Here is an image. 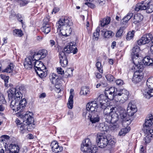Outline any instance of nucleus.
<instances>
[{
	"label": "nucleus",
	"mask_w": 153,
	"mask_h": 153,
	"mask_svg": "<svg viewBox=\"0 0 153 153\" xmlns=\"http://www.w3.org/2000/svg\"><path fill=\"white\" fill-rule=\"evenodd\" d=\"M126 114V111L121 107L112 108V112L110 115L111 116L113 122H116L120 117L122 120V121L123 125L128 126L131 123L130 117L133 116L137 111V108L134 102H130L128 105Z\"/></svg>",
	"instance_id": "1"
},
{
	"label": "nucleus",
	"mask_w": 153,
	"mask_h": 153,
	"mask_svg": "<svg viewBox=\"0 0 153 153\" xmlns=\"http://www.w3.org/2000/svg\"><path fill=\"white\" fill-rule=\"evenodd\" d=\"M75 44H74L72 43H69L64 48V49L60 50V47L57 45L56 49L58 50L59 52V62L61 66L63 67H65L67 66L68 61L65 55V52L67 53H73L74 54L76 53L78 51L77 48L76 47Z\"/></svg>",
	"instance_id": "2"
},
{
	"label": "nucleus",
	"mask_w": 153,
	"mask_h": 153,
	"mask_svg": "<svg viewBox=\"0 0 153 153\" xmlns=\"http://www.w3.org/2000/svg\"><path fill=\"white\" fill-rule=\"evenodd\" d=\"M72 25V22L67 17L60 19L56 25L57 27V31L59 32L63 36H67L70 35L72 32L70 27Z\"/></svg>",
	"instance_id": "3"
},
{
	"label": "nucleus",
	"mask_w": 153,
	"mask_h": 153,
	"mask_svg": "<svg viewBox=\"0 0 153 153\" xmlns=\"http://www.w3.org/2000/svg\"><path fill=\"white\" fill-rule=\"evenodd\" d=\"M81 149L85 153H95L97 150L96 147H92L91 142L88 138L86 139L83 141Z\"/></svg>",
	"instance_id": "4"
},
{
	"label": "nucleus",
	"mask_w": 153,
	"mask_h": 153,
	"mask_svg": "<svg viewBox=\"0 0 153 153\" xmlns=\"http://www.w3.org/2000/svg\"><path fill=\"white\" fill-rule=\"evenodd\" d=\"M33 114L31 112H27L25 114L22 116L23 117V123L20 124V130L21 131L23 130H26L27 127V126L30 124L32 123L34 120V119L33 117Z\"/></svg>",
	"instance_id": "5"
},
{
	"label": "nucleus",
	"mask_w": 153,
	"mask_h": 153,
	"mask_svg": "<svg viewBox=\"0 0 153 153\" xmlns=\"http://www.w3.org/2000/svg\"><path fill=\"white\" fill-rule=\"evenodd\" d=\"M138 63L137 64H134L135 67L134 68L137 70V68L141 70V71L143 69L144 66H153V59H151L150 57L148 56L144 57L143 59L142 58L140 59L139 60Z\"/></svg>",
	"instance_id": "6"
},
{
	"label": "nucleus",
	"mask_w": 153,
	"mask_h": 153,
	"mask_svg": "<svg viewBox=\"0 0 153 153\" xmlns=\"http://www.w3.org/2000/svg\"><path fill=\"white\" fill-rule=\"evenodd\" d=\"M108 135H107L105 132L98 133L96 139L97 146L101 148L107 146L108 144Z\"/></svg>",
	"instance_id": "7"
},
{
	"label": "nucleus",
	"mask_w": 153,
	"mask_h": 153,
	"mask_svg": "<svg viewBox=\"0 0 153 153\" xmlns=\"http://www.w3.org/2000/svg\"><path fill=\"white\" fill-rule=\"evenodd\" d=\"M101 100H97L92 101L88 103L86 106V108L83 110V112L86 111L87 113H91L92 112H97V108L100 106V101H102Z\"/></svg>",
	"instance_id": "8"
},
{
	"label": "nucleus",
	"mask_w": 153,
	"mask_h": 153,
	"mask_svg": "<svg viewBox=\"0 0 153 153\" xmlns=\"http://www.w3.org/2000/svg\"><path fill=\"white\" fill-rule=\"evenodd\" d=\"M85 110L84 112H83V116L86 119H89L92 123H95L99 121L100 119V114L99 112H94L91 113H87Z\"/></svg>",
	"instance_id": "9"
},
{
	"label": "nucleus",
	"mask_w": 153,
	"mask_h": 153,
	"mask_svg": "<svg viewBox=\"0 0 153 153\" xmlns=\"http://www.w3.org/2000/svg\"><path fill=\"white\" fill-rule=\"evenodd\" d=\"M33 65L35 70L39 76H46L47 75V72L42 71L45 67L42 62L38 60L34 62Z\"/></svg>",
	"instance_id": "10"
},
{
	"label": "nucleus",
	"mask_w": 153,
	"mask_h": 153,
	"mask_svg": "<svg viewBox=\"0 0 153 153\" xmlns=\"http://www.w3.org/2000/svg\"><path fill=\"white\" fill-rule=\"evenodd\" d=\"M140 51V47L137 45V44L134 46L132 49L131 55L133 62L134 64L137 65L139 62V60L142 58V57L139 56V54Z\"/></svg>",
	"instance_id": "11"
},
{
	"label": "nucleus",
	"mask_w": 153,
	"mask_h": 153,
	"mask_svg": "<svg viewBox=\"0 0 153 153\" xmlns=\"http://www.w3.org/2000/svg\"><path fill=\"white\" fill-rule=\"evenodd\" d=\"M152 38L153 36L150 33L144 35L140 39L137 41V44L141 45L148 43L151 40L152 41Z\"/></svg>",
	"instance_id": "12"
},
{
	"label": "nucleus",
	"mask_w": 153,
	"mask_h": 153,
	"mask_svg": "<svg viewBox=\"0 0 153 153\" xmlns=\"http://www.w3.org/2000/svg\"><path fill=\"white\" fill-rule=\"evenodd\" d=\"M18 104L16 103L15 104L17 106L16 107H15L14 105H10V107L13 110L15 111L19 110L20 109L21 111L27 104L26 100L25 98H24L21 101H18Z\"/></svg>",
	"instance_id": "13"
},
{
	"label": "nucleus",
	"mask_w": 153,
	"mask_h": 153,
	"mask_svg": "<svg viewBox=\"0 0 153 153\" xmlns=\"http://www.w3.org/2000/svg\"><path fill=\"white\" fill-rule=\"evenodd\" d=\"M105 96L102 94L100 95L98 98V100H101V101L103 100H105L107 98L109 100H112L114 99L113 95L111 94L110 90L109 89V87L106 88L105 90Z\"/></svg>",
	"instance_id": "14"
},
{
	"label": "nucleus",
	"mask_w": 153,
	"mask_h": 153,
	"mask_svg": "<svg viewBox=\"0 0 153 153\" xmlns=\"http://www.w3.org/2000/svg\"><path fill=\"white\" fill-rule=\"evenodd\" d=\"M128 95L129 93L127 90L125 89H122L120 93H117V95L119 96V98H120L118 100L122 103L125 102L128 99Z\"/></svg>",
	"instance_id": "15"
},
{
	"label": "nucleus",
	"mask_w": 153,
	"mask_h": 153,
	"mask_svg": "<svg viewBox=\"0 0 153 153\" xmlns=\"http://www.w3.org/2000/svg\"><path fill=\"white\" fill-rule=\"evenodd\" d=\"M22 97V94L20 91H17L14 94L13 97V100L11 102L10 105H14L15 107H16L17 106L15 105L16 103H18V101L20 100Z\"/></svg>",
	"instance_id": "16"
},
{
	"label": "nucleus",
	"mask_w": 153,
	"mask_h": 153,
	"mask_svg": "<svg viewBox=\"0 0 153 153\" xmlns=\"http://www.w3.org/2000/svg\"><path fill=\"white\" fill-rule=\"evenodd\" d=\"M106 101L105 100H102V101H100V107L102 109H104L103 113L105 115H110L112 112V108H110L109 107H106V106L105 102Z\"/></svg>",
	"instance_id": "17"
},
{
	"label": "nucleus",
	"mask_w": 153,
	"mask_h": 153,
	"mask_svg": "<svg viewBox=\"0 0 153 153\" xmlns=\"http://www.w3.org/2000/svg\"><path fill=\"white\" fill-rule=\"evenodd\" d=\"M147 134L145 135V137L143 139V141L146 144L149 143L152 139V136L153 135V128L146 129Z\"/></svg>",
	"instance_id": "18"
},
{
	"label": "nucleus",
	"mask_w": 153,
	"mask_h": 153,
	"mask_svg": "<svg viewBox=\"0 0 153 153\" xmlns=\"http://www.w3.org/2000/svg\"><path fill=\"white\" fill-rule=\"evenodd\" d=\"M148 2V1L146 0L142 1L140 3H138L136 5V8L135 9V10L136 11H138L140 10H146L147 5L149 4Z\"/></svg>",
	"instance_id": "19"
},
{
	"label": "nucleus",
	"mask_w": 153,
	"mask_h": 153,
	"mask_svg": "<svg viewBox=\"0 0 153 153\" xmlns=\"http://www.w3.org/2000/svg\"><path fill=\"white\" fill-rule=\"evenodd\" d=\"M143 93L144 97L147 99H149L153 97V89L148 87L143 90Z\"/></svg>",
	"instance_id": "20"
},
{
	"label": "nucleus",
	"mask_w": 153,
	"mask_h": 153,
	"mask_svg": "<svg viewBox=\"0 0 153 153\" xmlns=\"http://www.w3.org/2000/svg\"><path fill=\"white\" fill-rule=\"evenodd\" d=\"M33 58L30 56H28L25 59L24 64L25 68L27 69H30L33 66Z\"/></svg>",
	"instance_id": "21"
},
{
	"label": "nucleus",
	"mask_w": 153,
	"mask_h": 153,
	"mask_svg": "<svg viewBox=\"0 0 153 153\" xmlns=\"http://www.w3.org/2000/svg\"><path fill=\"white\" fill-rule=\"evenodd\" d=\"M46 19L44 20L43 26L41 28L42 30L45 34H48L51 31V28L50 25L48 22H45Z\"/></svg>",
	"instance_id": "22"
},
{
	"label": "nucleus",
	"mask_w": 153,
	"mask_h": 153,
	"mask_svg": "<svg viewBox=\"0 0 153 153\" xmlns=\"http://www.w3.org/2000/svg\"><path fill=\"white\" fill-rule=\"evenodd\" d=\"M8 147L7 146V149L10 151V153H18L19 151V147L17 145L10 144Z\"/></svg>",
	"instance_id": "23"
},
{
	"label": "nucleus",
	"mask_w": 153,
	"mask_h": 153,
	"mask_svg": "<svg viewBox=\"0 0 153 153\" xmlns=\"http://www.w3.org/2000/svg\"><path fill=\"white\" fill-rule=\"evenodd\" d=\"M145 125L146 127H150L153 125V117L152 114H150L146 117L145 120Z\"/></svg>",
	"instance_id": "24"
},
{
	"label": "nucleus",
	"mask_w": 153,
	"mask_h": 153,
	"mask_svg": "<svg viewBox=\"0 0 153 153\" xmlns=\"http://www.w3.org/2000/svg\"><path fill=\"white\" fill-rule=\"evenodd\" d=\"M102 35L105 38H109L111 37L114 34L113 32L110 30H107L105 29H103L101 30Z\"/></svg>",
	"instance_id": "25"
},
{
	"label": "nucleus",
	"mask_w": 153,
	"mask_h": 153,
	"mask_svg": "<svg viewBox=\"0 0 153 153\" xmlns=\"http://www.w3.org/2000/svg\"><path fill=\"white\" fill-rule=\"evenodd\" d=\"M73 89H71L70 91V93L71 94L68 99V107L69 108L71 109L73 108Z\"/></svg>",
	"instance_id": "26"
},
{
	"label": "nucleus",
	"mask_w": 153,
	"mask_h": 153,
	"mask_svg": "<svg viewBox=\"0 0 153 153\" xmlns=\"http://www.w3.org/2000/svg\"><path fill=\"white\" fill-rule=\"evenodd\" d=\"M96 66L100 73H95V76H102V75L101 74L102 73L103 69L101 63L100 62H97L96 64Z\"/></svg>",
	"instance_id": "27"
},
{
	"label": "nucleus",
	"mask_w": 153,
	"mask_h": 153,
	"mask_svg": "<svg viewBox=\"0 0 153 153\" xmlns=\"http://www.w3.org/2000/svg\"><path fill=\"white\" fill-rule=\"evenodd\" d=\"M133 13H128L127 16L124 17L123 19L121 21V23L123 25H126L127 23L128 20L133 16Z\"/></svg>",
	"instance_id": "28"
},
{
	"label": "nucleus",
	"mask_w": 153,
	"mask_h": 153,
	"mask_svg": "<svg viewBox=\"0 0 153 153\" xmlns=\"http://www.w3.org/2000/svg\"><path fill=\"white\" fill-rule=\"evenodd\" d=\"M111 21V19L110 17H107L101 20L100 21V25L101 27H104L109 24Z\"/></svg>",
	"instance_id": "29"
},
{
	"label": "nucleus",
	"mask_w": 153,
	"mask_h": 153,
	"mask_svg": "<svg viewBox=\"0 0 153 153\" xmlns=\"http://www.w3.org/2000/svg\"><path fill=\"white\" fill-rule=\"evenodd\" d=\"M143 18V16L140 13H137L134 15V19L135 21L134 22V23L136 24L141 21Z\"/></svg>",
	"instance_id": "30"
},
{
	"label": "nucleus",
	"mask_w": 153,
	"mask_h": 153,
	"mask_svg": "<svg viewBox=\"0 0 153 153\" xmlns=\"http://www.w3.org/2000/svg\"><path fill=\"white\" fill-rule=\"evenodd\" d=\"M99 128L100 131H104V133L105 131L107 132V131L109 129L108 127L103 123H100L99 126Z\"/></svg>",
	"instance_id": "31"
},
{
	"label": "nucleus",
	"mask_w": 153,
	"mask_h": 153,
	"mask_svg": "<svg viewBox=\"0 0 153 153\" xmlns=\"http://www.w3.org/2000/svg\"><path fill=\"white\" fill-rule=\"evenodd\" d=\"M127 27V25H125L123 26L120 27L118 30L116 34V36L117 37H120L122 34L123 30H124Z\"/></svg>",
	"instance_id": "32"
},
{
	"label": "nucleus",
	"mask_w": 153,
	"mask_h": 153,
	"mask_svg": "<svg viewBox=\"0 0 153 153\" xmlns=\"http://www.w3.org/2000/svg\"><path fill=\"white\" fill-rule=\"evenodd\" d=\"M60 79L59 77H52L50 79L52 83L56 85L60 84Z\"/></svg>",
	"instance_id": "33"
},
{
	"label": "nucleus",
	"mask_w": 153,
	"mask_h": 153,
	"mask_svg": "<svg viewBox=\"0 0 153 153\" xmlns=\"http://www.w3.org/2000/svg\"><path fill=\"white\" fill-rule=\"evenodd\" d=\"M59 146L57 142L55 141L52 142L50 145L53 152H56L57 151V149L56 148L58 147Z\"/></svg>",
	"instance_id": "34"
},
{
	"label": "nucleus",
	"mask_w": 153,
	"mask_h": 153,
	"mask_svg": "<svg viewBox=\"0 0 153 153\" xmlns=\"http://www.w3.org/2000/svg\"><path fill=\"white\" fill-rule=\"evenodd\" d=\"M13 68L14 67L13 64L11 63L2 72L11 73L12 72Z\"/></svg>",
	"instance_id": "35"
},
{
	"label": "nucleus",
	"mask_w": 153,
	"mask_h": 153,
	"mask_svg": "<svg viewBox=\"0 0 153 153\" xmlns=\"http://www.w3.org/2000/svg\"><path fill=\"white\" fill-rule=\"evenodd\" d=\"M130 130V128L129 127L127 128H122L119 132V135L120 136H124Z\"/></svg>",
	"instance_id": "36"
},
{
	"label": "nucleus",
	"mask_w": 153,
	"mask_h": 153,
	"mask_svg": "<svg viewBox=\"0 0 153 153\" xmlns=\"http://www.w3.org/2000/svg\"><path fill=\"white\" fill-rule=\"evenodd\" d=\"M89 91V89L87 87H82L81 88V91L80 92V94L82 95H86Z\"/></svg>",
	"instance_id": "37"
},
{
	"label": "nucleus",
	"mask_w": 153,
	"mask_h": 153,
	"mask_svg": "<svg viewBox=\"0 0 153 153\" xmlns=\"http://www.w3.org/2000/svg\"><path fill=\"white\" fill-rule=\"evenodd\" d=\"M149 4L147 6L146 11L147 13H150L153 11V4H151L150 1L148 2Z\"/></svg>",
	"instance_id": "38"
},
{
	"label": "nucleus",
	"mask_w": 153,
	"mask_h": 153,
	"mask_svg": "<svg viewBox=\"0 0 153 153\" xmlns=\"http://www.w3.org/2000/svg\"><path fill=\"white\" fill-rule=\"evenodd\" d=\"M146 85L148 87L153 89V77H149L147 81Z\"/></svg>",
	"instance_id": "39"
},
{
	"label": "nucleus",
	"mask_w": 153,
	"mask_h": 153,
	"mask_svg": "<svg viewBox=\"0 0 153 153\" xmlns=\"http://www.w3.org/2000/svg\"><path fill=\"white\" fill-rule=\"evenodd\" d=\"M100 29V27H98L96 29V32H94L93 33V36L95 37V40H97L99 37Z\"/></svg>",
	"instance_id": "40"
},
{
	"label": "nucleus",
	"mask_w": 153,
	"mask_h": 153,
	"mask_svg": "<svg viewBox=\"0 0 153 153\" xmlns=\"http://www.w3.org/2000/svg\"><path fill=\"white\" fill-rule=\"evenodd\" d=\"M13 35L16 36L21 37L23 35L22 30L18 29H15L13 31Z\"/></svg>",
	"instance_id": "41"
},
{
	"label": "nucleus",
	"mask_w": 153,
	"mask_h": 153,
	"mask_svg": "<svg viewBox=\"0 0 153 153\" xmlns=\"http://www.w3.org/2000/svg\"><path fill=\"white\" fill-rule=\"evenodd\" d=\"M108 136L109 135H108ZM114 141L111 138H109V136H108V144L107 146V147H108L109 149H111L113 147V146L114 144Z\"/></svg>",
	"instance_id": "42"
},
{
	"label": "nucleus",
	"mask_w": 153,
	"mask_h": 153,
	"mask_svg": "<svg viewBox=\"0 0 153 153\" xmlns=\"http://www.w3.org/2000/svg\"><path fill=\"white\" fill-rule=\"evenodd\" d=\"M31 56L33 58V60L34 61H39V59H41V56H40V54L38 52L36 53H35L33 56Z\"/></svg>",
	"instance_id": "43"
},
{
	"label": "nucleus",
	"mask_w": 153,
	"mask_h": 153,
	"mask_svg": "<svg viewBox=\"0 0 153 153\" xmlns=\"http://www.w3.org/2000/svg\"><path fill=\"white\" fill-rule=\"evenodd\" d=\"M109 89L111 94L113 95L114 98L115 96L117 95V89L116 88H115L114 87H111V88H109Z\"/></svg>",
	"instance_id": "44"
},
{
	"label": "nucleus",
	"mask_w": 153,
	"mask_h": 153,
	"mask_svg": "<svg viewBox=\"0 0 153 153\" xmlns=\"http://www.w3.org/2000/svg\"><path fill=\"white\" fill-rule=\"evenodd\" d=\"M38 52L40 56H41V59H42L44 58L46 56L47 53V51L45 49L39 51Z\"/></svg>",
	"instance_id": "45"
},
{
	"label": "nucleus",
	"mask_w": 153,
	"mask_h": 153,
	"mask_svg": "<svg viewBox=\"0 0 153 153\" xmlns=\"http://www.w3.org/2000/svg\"><path fill=\"white\" fill-rule=\"evenodd\" d=\"M143 77H133L132 79V82L134 83H137L140 82L142 79Z\"/></svg>",
	"instance_id": "46"
},
{
	"label": "nucleus",
	"mask_w": 153,
	"mask_h": 153,
	"mask_svg": "<svg viewBox=\"0 0 153 153\" xmlns=\"http://www.w3.org/2000/svg\"><path fill=\"white\" fill-rule=\"evenodd\" d=\"M134 31H132V32H129L127 34V39L130 40L133 38L134 35Z\"/></svg>",
	"instance_id": "47"
},
{
	"label": "nucleus",
	"mask_w": 153,
	"mask_h": 153,
	"mask_svg": "<svg viewBox=\"0 0 153 153\" xmlns=\"http://www.w3.org/2000/svg\"><path fill=\"white\" fill-rule=\"evenodd\" d=\"M105 121L108 123H110L111 122H113L112 119L110 115H105Z\"/></svg>",
	"instance_id": "48"
},
{
	"label": "nucleus",
	"mask_w": 153,
	"mask_h": 153,
	"mask_svg": "<svg viewBox=\"0 0 153 153\" xmlns=\"http://www.w3.org/2000/svg\"><path fill=\"white\" fill-rule=\"evenodd\" d=\"M2 79L4 80V85L6 87L8 86L7 83L9 82V77H1Z\"/></svg>",
	"instance_id": "49"
},
{
	"label": "nucleus",
	"mask_w": 153,
	"mask_h": 153,
	"mask_svg": "<svg viewBox=\"0 0 153 153\" xmlns=\"http://www.w3.org/2000/svg\"><path fill=\"white\" fill-rule=\"evenodd\" d=\"M119 127V125L118 124H114L111 125L110 129L111 130H117Z\"/></svg>",
	"instance_id": "50"
},
{
	"label": "nucleus",
	"mask_w": 153,
	"mask_h": 153,
	"mask_svg": "<svg viewBox=\"0 0 153 153\" xmlns=\"http://www.w3.org/2000/svg\"><path fill=\"white\" fill-rule=\"evenodd\" d=\"M61 86L60 84L55 85V90L57 93H59L61 91V89L60 88Z\"/></svg>",
	"instance_id": "51"
},
{
	"label": "nucleus",
	"mask_w": 153,
	"mask_h": 153,
	"mask_svg": "<svg viewBox=\"0 0 153 153\" xmlns=\"http://www.w3.org/2000/svg\"><path fill=\"white\" fill-rule=\"evenodd\" d=\"M3 140H2L1 141H0V149H1V148H3V147H4V148H5V149L7 150V147H6V143H4V142H3Z\"/></svg>",
	"instance_id": "52"
},
{
	"label": "nucleus",
	"mask_w": 153,
	"mask_h": 153,
	"mask_svg": "<svg viewBox=\"0 0 153 153\" xmlns=\"http://www.w3.org/2000/svg\"><path fill=\"white\" fill-rule=\"evenodd\" d=\"M107 85L108 84L106 83L102 82H101V84L99 83L97 84L96 85V87L98 88L100 86H101L102 87H106Z\"/></svg>",
	"instance_id": "53"
},
{
	"label": "nucleus",
	"mask_w": 153,
	"mask_h": 153,
	"mask_svg": "<svg viewBox=\"0 0 153 153\" xmlns=\"http://www.w3.org/2000/svg\"><path fill=\"white\" fill-rule=\"evenodd\" d=\"M0 102L3 104H4L6 102V101L5 100L4 97L2 94L0 92Z\"/></svg>",
	"instance_id": "54"
},
{
	"label": "nucleus",
	"mask_w": 153,
	"mask_h": 153,
	"mask_svg": "<svg viewBox=\"0 0 153 153\" xmlns=\"http://www.w3.org/2000/svg\"><path fill=\"white\" fill-rule=\"evenodd\" d=\"M115 82L116 84L118 85H122L124 83L123 81L120 79H118L116 80Z\"/></svg>",
	"instance_id": "55"
},
{
	"label": "nucleus",
	"mask_w": 153,
	"mask_h": 153,
	"mask_svg": "<svg viewBox=\"0 0 153 153\" xmlns=\"http://www.w3.org/2000/svg\"><path fill=\"white\" fill-rule=\"evenodd\" d=\"M10 94L13 95V96H14L16 93L17 91L15 88H12L9 90Z\"/></svg>",
	"instance_id": "56"
},
{
	"label": "nucleus",
	"mask_w": 153,
	"mask_h": 153,
	"mask_svg": "<svg viewBox=\"0 0 153 153\" xmlns=\"http://www.w3.org/2000/svg\"><path fill=\"white\" fill-rule=\"evenodd\" d=\"M85 4L87 5L88 7L91 8H93L94 7V4L91 2H87L85 3Z\"/></svg>",
	"instance_id": "57"
},
{
	"label": "nucleus",
	"mask_w": 153,
	"mask_h": 153,
	"mask_svg": "<svg viewBox=\"0 0 153 153\" xmlns=\"http://www.w3.org/2000/svg\"><path fill=\"white\" fill-rule=\"evenodd\" d=\"M108 81L110 82L114 81L115 80L114 77H105Z\"/></svg>",
	"instance_id": "58"
},
{
	"label": "nucleus",
	"mask_w": 153,
	"mask_h": 153,
	"mask_svg": "<svg viewBox=\"0 0 153 153\" xmlns=\"http://www.w3.org/2000/svg\"><path fill=\"white\" fill-rule=\"evenodd\" d=\"M1 140L3 139V140H4V139L8 140L10 138V137L6 135H4L1 136Z\"/></svg>",
	"instance_id": "59"
},
{
	"label": "nucleus",
	"mask_w": 153,
	"mask_h": 153,
	"mask_svg": "<svg viewBox=\"0 0 153 153\" xmlns=\"http://www.w3.org/2000/svg\"><path fill=\"white\" fill-rule=\"evenodd\" d=\"M56 149H57V151L56 152H54L55 153H57L59 152H62L63 150V147L62 146H58V147H57Z\"/></svg>",
	"instance_id": "60"
},
{
	"label": "nucleus",
	"mask_w": 153,
	"mask_h": 153,
	"mask_svg": "<svg viewBox=\"0 0 153 153\" xmlns=\"http://www.w3.org/2000/svg\"><path fill=\"white\" fill-rule=\"evenodd\" d=\"M19 89L20 91L22 92L25 91H26L25 87L23 85H22L21 86L19 87Z\"/></svg>",
	"instance_id": "61"
},
{
	"label": "nucleus",
	"mask_w": 153,
	"mask_h": 153,
	"mask_svg": "<svg viewBox=\"0 0 153 153\" xmlns=\"http://www.w3.org/2000/svg\"><path fill=\"white\" fill-rule=\"evenodd\" d=\"M57 70L58 73L61 75H62V74L64 73V71L62 70V69L61 68H57Z\"/></svg>",
	"instance_id": "62"
},
{
	"label": "nucleus",
	"mask_w": 153,
	"mask_h": 153,
	"mask_svg": "<svg viewBox=\"0 0 153 153\" xmlns=\"http://www.w3.org/2000/svg\"><path fill=\"white\" fill-rule=\"evenodd\" d=\"M59 8L58 7H54L53 9V11L52 12V13H56L59 11Z\"/></svg>",
	"instance_id": "63"
},
{
	"label": "nucleus",
	"mask_w": 153,
	"mask_h": 153,
	"mask_svg": "<svg viewBox=\"0 0 153 153\" xmlns=\"http://www.w3.org/2000/svg\"><path fill=\"white\" fill-rule=\"evenodd\" d=\"M46 96V94L45 93H42L39 95L40 98H44Z\"/></svg>",
	"instance_id": "64"
}]
</instances>
